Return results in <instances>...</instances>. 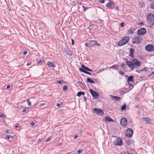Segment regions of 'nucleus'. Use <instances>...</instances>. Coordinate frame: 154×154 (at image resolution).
<instances>
[{"instance_id": "nucleus-1", "label": "nucleus", "mask_w": 154, "mask_h": 154, "mask_svg": "<svg viewBox=\"0 0 154 154\" xmlns=\"http://www.w3.org/2000/svg\"><path fill=\"white\" fill-rule=\"evenodd\" d=\"M85 45L86 46L90 47L95 45H98L100 46V44L99 43H98L96 41L94 40H89L85 43Z\"/></svg>"}, {"instance_id": "nucleus-2", "label": "nucleus", "mask_w": 154, "mask_h": 154, "mask_svg": "<svg viewBox=\"0 0 154 154\" xmlns=\"http://www.w3.org/2000/svg\"><path fill=\"white\" fill-rule=\"evenodd\" d=\"M93 112L96 114L97 115L103 116L104 114L103 111L100 109L98 108H94L92 109Z\"/></svg>"}, {"instance_id": "nucleus-3", "label": "nucleus", "mask_w": 154, "mask_h": 154, "mask_svg": "<svg viewBox=\"0 0 154 154\" xmlns=\"http://www.w3.org/2000/svg\"><path fill=\"white\" fill-rule=\"evenodd\" d=\"M129 40V38L128 36H126L120 40L118 43L119 46H122L128 42Z\"/></svg>"}, {"instance_id": "nucleus-4", "label": "nucleus", "mask_w": 154, "mask_h": 154, "mask_svg": "<svg viewBox=\"0 0 154 154\" xmlns=\"http://www.w3.org/2000/svg\"><path fill=\"white\" fill-rule=\"evenodd\" d=\"M147 19L149 23L152 25H153L154 24V14L149 13L147 17Z\"/></svg>"}, {"instance_id": "nucleus-5", "label": "nucleus", "mask_w": 154, "mask_h": 154, "mask_svg": "<svg viewBox=\"0 0 154 154\" xmlns=\"http://www.w3.org/2000/svg\"><path fill=\"white\" fill-rule=\"evenodd\" d=\"M133 131L132 129L128 128L125 131V135L126 137L128 138L131 137L133 135Z\"/></svg>"}, {"instance_id": "nucleus-6", "label": "nucleus", "mask_w": 154, "mask_h": 154, "mask_svg": "<svg viewBox=\"0 0 154 154\" xmlns=\"http://www.w3.org/2000/svg\"><path fill=\"white\" fill-rule=\"evenodd\" d=\"M89 91L92 97H93V99H97L99 98V94L96 91L90 89H89Z\"/></svg>"}, {"instance_id": "nucleus-7", "label": "nucleus", "mask_w": 154, "mask_h": 154, "mask_svg": "<svg viewBox=\"0 0 154 154\" xmlns=\"http://www.w3.org/2000/svg\"><path fill=\"white\" fill-rule=\"evenodd\" d=\"M142 38L141 36H135L132 40V42L134 44H139L141 42Z\"/></svg>"}, {"instance_id": "nucleus-8", "label": "nucleus", "mask_w": 154, "mask_h": 154, "mask_svg": "<svg viewBox=\"0 0 154 154\" xmlns=\"http://www.w3.org/2000/svg\"><path fill=\"white\" fill-rule=\"evenodd\" d=\"M113 143L116 146H120L122 145L123 142L122 139L117 137L116 140L113 142Z\"/></svg>"}, {"instance_id": "nucleus-9", "label": "nucleus", "mask_w": 154, "mask_h": 154, "mask_svg": "<svg viewBox=\"0 0 154 154\" xmlns=\"http://www.w3.org/2000/svg\"><path fill=\"white\" fill-rule=\"evenodd\" d=\"M126 65L131 70H133L134 68H135L134 66V65L133 62L127 60L125 62Z\"/></svg>"}, {"instance_id": "nucleus-10", "label": "nucleus", "mask_w": 154, "mask_h": 154, "mask_svg": "<svg viewBox=\"0 0 154 154\" xmlns=\"http://www.w3.org/2000/svg\"><path fill=\"white\" fill-rule=\"evenodd\" d=\"M128 123V120L125 118H123L121 119L120 121V124L121 126L124 127L126 126L127 125V124Z\"/></svg>"}, {"instance_id": "nucleus-11", "label": "nucleus", "mask_w": 154, "mask_h": 154, "mask_svg": "<svg viewBox=\"0 0 154 154\" xmlns=\"http://www.w3.org/2000/svg\"><path fill=\"white\" fill-rule=\"evenodd\" d=\"M146 32V29L144 28H141L137 31V34L139 35H142L145 34Z\"/></svg>"}, {"instance_id": "nucleus-12", "label": "nucleus", "mask_w": 154, "mask_h": 154, "mask_svg": "<svg viewBox=\"0 0 154 154\" xmlns=\"http://www.w3.org/2000/svg\"><path fill=\"white\" fill-rule=\"evenodd\" d=\"M82 68H80L79 69V70L84 73H85L87 71H89L90 72H91L92 71V70L88 68L87 67L83 65H82L81 66Z\"/></svg>"}, {"instance_id": "nucleus-13", "label": "nucleus", "mask_w": 154, "mask_h": 154, "mask_svg": "<svg viewBox=\"0 0 154 154\" xmlns=\"http://www.w3.org/2000/svg\"><path fill=\"white\" fill-rule=\"evenodd\" d=\"M115 3L113 2L110 0L109 2L107 3L106 5V6L107 7L111 9H113L115 7Z\"/></svg>"}, {"instance_id": "nucleus-14", "label": "nucleus", "mask_w": 154, "mask_h": 154, "mask_svg": "<svg viewBox=\"0 0 154 154\" xmlns=\"http://www.w3.org/2000/svg\"><path fill=\"white\" fill-rule=\"evenodd\" d=\"M146 50L149 51H152L154 50V46L152 45H149L145 46Z\"/></svg>"}, {"instance_id": "nucleus-15", "label": "nucleus", "mask_w": 154, "mask_h": 154, "mask_svg": "<svg viewBox=\"0 0 154 154\" xmlns=\"http://www.w3.org/2000/svg\"><path fill=\"white\" fill-rule=\"evenodd\" d=\"M132 61L133 62L134 64V66L135 67V68H137V66H139L141 64L140 62L137 59H134L132 60Z\"/></svg>"}, {"instance_id": "nucleus-16", "label": "nucleus", "mask_w": 154, "mask_h": 154, "mask_svg": "<svg viewBox=\"0 0 154 154\" xmlns=\"http://www.w3.org/2000/svg\"><path fill=\"white\" fill-rule=\"evenodd\" d=\"M110 97H111L112 99L116 101H118L120 100L121 97L116 96H114L112 95H110Z\"/></svg>"}, {"instance_id": "nucleus-17", "label": "nucleus", "mask_w": 154, "mask_h": 154, "mask_svg": "<svg viewBox=\"0 0 154 154\" xmlns=\"http://www.w3.org/2000/svg\"><path fill=\"white\" fill-rule=\"evenodd\" d=\"M15 135L11 136L9 135H7L5 136V138L7 140H8L10 138L14 139L15 137Z\"/></svg>"}, {"instance_id": "nucleus-18", "label": "nucleus", "mask_w": 154, "mask_h": 154, "mask_svg": "<svg viewBox=\"0 0 154 154\" xmlns=\"http://www.w3.org/2000/svg\"><path fill=\"white\" fill-rule=\"evenodd\" d=\"M134 49L132 48H131L129 50V53H130V56L132 57H133L134 55L133 54L134 53Z\"/></svg>"}, {"instance_id": "nucleus-19", "label": "nucleus", "mask_w": 154, "mask_h": 154, "mask_svg": "<svg viewBox=\"0 0 154 154\" xmlns=\"http://www.w3.org/2000/svg\"><path fill=\"white\" fill-rule=\"evenodd\" d=\"M142 120L145 121L146 122H147L148 124H150V122L151 121V120L150 118H145L143 117L142 118Z\"/></svg>"}, {"instance_id": "nucleus-20", "label": "nucleus", "mask_w": 154, "mask_h": 154, "mask_svg": "<svg viewBox=\"0 0 154 154\" xmlns=\"http://www.w3.org/2000/svg\"><path fill=\"white\" fill-rule=\"evenodd\" d=\"M105 121H106L107 122H113V120L111 119L110 117L109 116L106 117H105Z\"/></svg>"}, {"instance_id": "nucleus-21", "label": "nucleus", "mask_w": 154, "mask_h": 154, "mask_svg": "<svg viewBox=\"0 0 154 154\" xmlns=\"http://www.w3.org/2000/svg\"><path fill=\"white\" fill-rule=\"evenodd\" d=\"M87 82L91 84L94 83V82L90 78H87Z\"/></svg>"}, {"instance_id": "nucleus-22", "label": "nucleus", "mask_w": 154, "mask_h": 154, "mask_svg": "<svg viewBox=\"0 0 154 154\" xmlns=\"http://www.w3.org/2000/svg\"><path fill=\"white\" fill-rule=\"evenodd\" d=\"M47 64L50 67H55V65L53 64V63L50 61H48L47 62Z\"/></svg>"}, {"instance_id": "nucleus-23", "label": "nucleus", "mask_w": 154, "mask_h": 154, "mask_svg": "<svg viewBox=\"0 0 154 154\" xmlns=\"http://www.w3.org/2000/svg\"><path fill=\"white\" fill-rule=\"evenodd\" d=\"M147 79V78H138L136 79L137 80H139V81H146Z\"/></svg>"}, {"instance_id": "nucleus-24", "label": "nucleus", "mask_w": 154, "mask_h": 154, "mask_svg": "<svg viewBox=\"0 0 154 154\" xmlns=\"http://www.w3.org/2000/svg\"><path fill=\"white\" fill-rule=\"evenodd\" d=\"M66 52L67 54L69 56H71L72 54V52L70 50H66Z\"/></svg>"}, {"instance_id": "nucleus-25", "label": "nucleus", "mask_w": 154, "mask_h": 154, "mask_svg": "<svg viewBox=\"0 0 154 154\" xmlns=\"http://www.w3.org/2000/svg\"><path fill=\"white\" fill-rule=\"evenodd\" d=\"M126 104L124 103L121 107V110L124 111L126 109Z\"/></svg>"}, {"instance_id": "nucleus-26", "label": "nucleus", "mask_w": 154, "mask_h": 154, "mask_svg": "<svg viewBox=\"0 0 154 154\" xmlns=\"http://www.w3.org/2000/svg\"><path fill=\"white\" fill-rule=\"evenodd\" d=\"M147 70V68H144L143 69H141L140 70H138V69L136 70V72H137L138 73H140V72H141L142 71H146Z\"/></svg>"}, {"instance_id": "nucleus-27", "label": "nucleus", "mask_w": 154, "mask_h": 154, "mask_svg": "<svg viewBox=\"0 0 154 154\" xmlns=\"http://www.w3.org/2000/svg\"><path fill=\"white\" fill-rule=\"evenodd\" d=\"M135 29L133 28H132L128 31V34H132L133 33Z\"/></svg>"}, {"instance_id": "nucleus-28", "label": "nucleus", "mask_w": 154, "mask_h": 154, "mask_svg": "<svg viewBox=\"0 0 154 154\" xmlns=\"http://www.w3.org/2000/svg\"><path fill=\"white\" fill-rule=\"evenodd\" d=\"M56 82L59 84H62V83H64L66 84H67V83L66 82H64L63 80H57L56 81Z\"/></svg>"}, {"instance_id": "nucleus-29", "label": "nucleus", "mask_w": 154, "mask_h": 154, "mask_svg": "<svg viewBox=\"0 0 154 154\" xmlns=\"http://www.w3.org/2000/svg\"><path fill=\"white\" fill-rule=\"evenodd\" d=\"M134 78H128L127 82H134Z\"/></svg>"}, {"instance_id": "nucleus-30", "label": "nucleus", "mask_w": 154, "mask_h": 154, "mask_svg": "<svg viewBox=\"0 0 154 154\" xmlns=\"http://www.w3.org/2000/svg\"><path fill=\"white\" fill-rule=\"evenodd\" d=\"M118 67V65H115L112 66H111L109 67V68H112L113 69H116Z\"/></svg>"}, {"instance_id": "nucleus-31", "label": "nucleus", "mask_w": 154, "mask_h": 154, "mask_svg": "<svg viewBox=\"0 0 154 154\" xmlns=\"http://www.w3.org/2000/svg\"><path fill=\"white\" fill-rule=\"evenodd\" d=\"M43 137H41L40 138H39L37 140V142L38 143H41L42 141L43 140Z\"/></svg>"}, {"instance_id": "nucleus-32", "label": "nucleus", "mask_w": 154, "mask_h": 154, "mask_svg": "<svg viewBox=\"0 0 154 154\" xmlns=\"http://www.w3.org/2000/svg\"><path fill=\"white\" fill-rule=\"evenodd\" d=\"M68 89L66 85H64L63 86V90L65 91H67V90Z\"/></svg>"}, {"instance_id": "nucleus-33", "label": "nucleus", "mask_w": 154, "mask_h": 154, "mask_svg": "<svg viewBox=\"0 0 154 154\" xmlns=\"http://www.w3.org/2000/svg\"><path fill=\"white\" fill-rule=\"evenodd\" d=\"M131 143V140L130 139H129L126 140V143L128 145H129Z\"/></svg>"}, {"instance_id": "nucleus-34", "label": "nucleus", "mask_w": 154, "mask_h": 154, "mask_svg": "<svg viewBox=\"0 0 154 154\" xmlns=\"http://www.w3.org/2000/svg\"><path fill=\"white\" fill-rule=\"evenodd\" d=\"M121 66L124 69H125L127 68V66L125 64H122L121 65Z\"/></svg>"}, {"instance_id": "nucleus-35", "label": "nucleus", "mask_w": 154, "mask_h": 154, "mask_svg": "<svg viewBox=\"0 0 154 154\" xmlns=\"http://www.w3.org/2000/svg\"><path fill=\"white\" fill-rule=\"evenodd\" d=\"M77 83L79 86H81V87H82V86H81V85L84 86L83 83L80 81L78 82Z\"/></svg>"}, {"instance_id": "nucleus-36", "label": "nucleus", "mask_w": 154, "mask_h": 154, "mask_svg": "<svg viewBox=\"0 0 154 154\" xmlns=\"http://www.w3.org/2000/svg\"><path fill=\"white\" fill-rule=\"evenodd\" d=\"M83 151V150L81 149H79V150H78L77 151V154H80Z\"/></svg>"}, {"instance_id": "nucleus-37", "label": "nucleus", "mask_w": 154, "mask_h": 154, "mask_svg": "<svg viewBox=\"0 0 154 154\" xmlns=\"http://www.w3.org/2000/svg\"><path fill=\"white\" fill-rule=\"evenodd\" d=\"M27 103L28 105L29 106H31V103L30 102L29 99H28L27 100Z\"/></svg>"}, {"instance_id": "nucleus-38", "label": "nucleus", "mask_w": 154, "mask_h": 154, "mask_svg": "<svg viewBox=\"0 0 154 154\" xmlns=\"http://www.w3.org/2000/svg\"><path fill=\"white\" fill-rule=\"evenodd\" d=\"M81 95H82L81 94V91L78 92L76 95L77 96L79 97H80Z\"/></svg>"}, {"instance_id": "nucleus-39", "label": "nucleus", "mask_w": 154, "mask_h": 154, "mask_svg": "<svg viewBox=\"0 0 154 154\" xmlns=\"http://www.w3.org/2000/svg\"><path fill=\"white\" fill-rule=\"evenodd\" d=\"M43 61V60L42 61L41 60H39L38 62V64L40 65H42Z\"/></svg>"}, {"instance_id": "nucleus-40", "label": "nucleus", "mask_w": 154, "mask_h": 154, "mask_svg": "<svg viewBox=\"0 0 154 154\" xmlns=\"http://www.w3.org/2000/svg\"><path fill=\"white\" fill-rule=\"evenodd\" d=\"M51 137H48L46 140V142H48L50 141L51 140Z\"/></svg>"}, {"instance_id": "nucleus-41", "label": "nucleus", "mask_w": 154, "mask_h": 154, "mask_svg": "<svg viewBox=\"0 0 154 154\" xmlns=\"http://www.w3.org/2000/svg\"><path fill=\"white\" fill-rule=\"evenodd\" d=\"M150 7L152 9H154V2L151 4Z\"/></svg>"}, {"instance_id": "nucleus-42", "label": "nucleus", "mask_w": 154, "mask_h": 154, "mask_svg": "<svg viewBox=\"0 0 154 154\" xmlns=\"http://www.w3.org/2000/svg\"><path fill=\"white\" fill-rule=\"evenodd\" d=\"M63 102H61L60 103H57V104L56 106L57 107H59L60 106L63 105Z\"/></svg>"}, {"instance_id": "nucleus-43", "label": "nucleus", "mask_w": 154, "mask_h": 154, "mask_svg": "<svg viewBox=\"0 0 154 154\" xmlns=\"http://www.w3.org/2000/svg\"><path fill=\"white\" fill-rule=\"evenodd\" d=\"M4 131L6 133H8L9 131L7 129H5L4 130Z\"/></svg>"}, {"instance_id": "nucleus-44", "label": "nucleus", "mask_w": 154, "mask_h": 154, "mask_svg": "<svg viewBox=\"0 0 154 154\" xmlns=\"http://www.w3.org/2000/svg\"><path fill=\"white\" fill-rule=\"evenodd\" d=\"M5 116L3 114L0 113V117L3 118Z\"/></svg>"}, {"instance_id": "nucleus-45", "label": "nucleus", "mask_w": 154, "mask_h": 154, "mask_svg": "<svg viewBox=\"0 0 154 154\" xmlns=\"http://www.w3.org/2000/svg\"><path fill=\"white\" fill-rule=\"evenodd\" d=\"M45 105H46V103H40V104L39 106L40 107H41L42 106Z\"/></svg>"}, {"instance_id": "nucleus-46", "label": "nucleus", "mask_w": 154, "mask_h": 154, "mask_svg": "<svg viewBox=\"0 0 154 154\" xmlns=\"http://www.w3.org/2000/svg\"><path fill=\"white\" fill-rule=\"evenodd\" d=\"M28 108H26L22 110V112L23 113H25L26 111V109H28Z\"/></svg>"}, {"instance_id": "nucleus-47", "label": "nucleus", "mask_w": 154, "mask_h": 154, "mask_svg": "<svg viewBox=\"0 0 154 154\" xmlns=\"http://www.w3.org/2000/svg\"><path fill=\"white\" fill-rule=\"evenodd\" d=\"M128 84L129 85V88H130V87H132V88H131V89H132L133 88L132 86V84H130V82H128Z\"/></svg>"}, {"instance_id": "nucleus-48", "label": "nucleus", "mask_w": 154, "mask_h": 154, "mask_svg": "<svg viewBox=\"0 0 154 154\" xmlns=\"http://www.w3.org/2000/svg\"><path fill=\"white\" fill-rule=\"evenodd\" d=\"M82 7L83 8V10L84 11H85L87 10V8L84 6H83Z\"/></svg>"}, {"instance_id": "nucleus-49", "label": "nucleus", "mask_w": 154, "mask_h": 154, "mask_svg": "<svg viewBox=\"0 0 154 154\" xmlns=\"http://www.w3.org/2000/svg\"><path fill=\"white\" fill-rule=\"evenodd\" d=\"M64 111V109H60L58 111V112L60 113H61L62 112H63Z\"/></svg>"}, {"instance_id": "nucleus-50", "label": "nucleus", "mask_w": 154, "mask_h": 154, "mask_svg": "<svg viewBox=\"0 0 154 154\" xmlns=\"http://www.w3.org/2000/svg\"><path fill=\"white\" fill-rule=\"evenodd\" d=\"M124 25H125V24L123 22H122L121 23V24H120V25L122 27H124Z\"/></svg>"}, {"instance_id": "nucleus-51", "label": "nucleus", "mask_w": 154, "mask_h": 154, "mask_svg": "<svg viewBox=\"0 0 154 154\" xmlns=\"http://www.w3.org/2000/svg\"><path fill=\"white\" fill-rule=\"evenodd\" d=\"M119 73L121 74L123 76V75L124 74V73L123 72H122L121 71H119Z\"/></svg>"}, {"instance_id": "nucleus-52", "label": "nucleus", "mask_w": 154, "mask_h": 154, "mask_svg": "<svg viewBox=\"0 0 154 154\" xmlns=\"http://www.w3.org/2000/svg\"><path fill=\"white\" fill-rule=\"evenodd\" d=\"M98 1L102 3H104V0H98Z\"/></svg>"}, {"instance_id": "nucleus-53", "label": "nucleus", "mask_w": 154, "mask_h": 154, "mask_svg": "<svg viewBox=\"0 0 154 154\" xmlns=\"http://www.w3.org/2000/svg\"><path fill=\"white\" fill-rule=\"evenodd\" d=\"M35 124V123L34 122H31L30 123V125L31 126H33Z\"/></svg>"}, {"instance_id": "nucleus-54", "label": "nucleus", "mask_w": 154, "mask_h": 154, "mask_svg": "<svg viewBox=\"0 0 154 154\" xmlns=\"http://www.w3.org/2000/svg\"><path fill=\"white\" fill-rule=\"evenodd\" d=\"M83 98H84V101H87V97H86L84 96L83 97Z\"/></svg>"}, {"instance_id": "nucleus-55", "label": "nucleus", "mask_w": 154, "mask_h": 154, "mask_svg": "<svg viewBox=\"0 0 154 154\" xmlns=\"http://www.w3.org/2000/svg\"><path fill=\"white\" fill-rule=\"evenodd\" d=\"M31 63L30 62H28L26 64V66H28L30 65L31 64Z\"/></svg>"}, {"instance_id": "nucleus-56", "label": "nucleus", "mask_w": 154, "mask_h": 154, "mask_svg": "<svg viewBox=\"0 0 154 154\" xmlns=\"http://www.w3.org/2000/svg\"><path fill=\"white\" fill-rule=\"evenodd\" d=\"M119 154H126V152L125 151H123V152L120 153Z\"/></svg>"}, {"instance_id": "nucleus-57", "label": "nucleus", "mask_w": 154, "mask_h": 154, "mask_svg": "<svg viewBox=\"0 0 154 154\" xmlns=\"http://www.w3.org/2000/svg\"><path fill=\"white\" fill-rule=\"evenodd\" d=\"M72 45H74V40L72 39Z\"/></svg>"}, {"instance_id": "nucleus-58", "label": "nucleus", "mask_w": 154, "mask_h": 154, "mask_svg": "<svg viewBox=\"0 0 154 154\" xmlns=\"http://www.w3.org/2000/svg\"><path fill=\"white\" fill-rule=\"evenodd\" d=\"M134 99L136 100L137 101L139 100V98L138 97H136L134 98Z\"/></svg>"}, {"instance_id": "nucleus-59", "label": "nucleus", "mask_w": 154, "mask_h": 154, "mask_svg": "<svg viewBox=\"0 0 154 154\" xmlns=\"http://www.w3.org/2000/svg\"><path fill=\"white\" fill-rule=\"evenodd\" d=\"M10 87V85H8L7 86H6V88L7 89H9Z\"/></svg>"}, {"instance_id": "nucleus-60", "label": "nucleus", "mask_w": 154, "mask_h": 154, "mask_svg": "<svg viewBox=\"0 0 154 154\" xmlns=\"http://www.w3.org/2000/svg\"><path fill=\"white\" fill-rule=\"evenodd\" d=\"M27 51H25L23 53V54L24 55H26L27 54Z\"/></svg>"}, {"instance_id": "nucleus-61", "label": "nucleus", "mask_w": 154, "mask_h": 154, "mask_svg": "<svg viewBox=\"0 0 154 154\" xmlns=\"http://www.w3.org/2000/svg\"><path fill=\"white\" fill-rule=\"evenodd\" d=\"M85 73H86L87 74H90V75H92L91 73H90L89 72H88L87 71V72H85Z\"/></svg>"}, {"instance_id": "nucleus-62", "label": "nucleus", "mask_w": 154, "mask_h": 154, "mask_svg": "<svg viewBox=\"0 0 154 154\" xmlns=\"http://www.w3.org/2000/svg\"><path fill=\"white\" fill-rule=\"evenodd\" d=\"M7 10L8 11H10V10H11V8L9 7H8L7 9Z\"/></svg>"}, {"instance_id": "nucleus-63", "label": "nucleus", "mask_w": 154, "mask_h": 154, "mask_svg": "<svg viewBox=\"0 0 154 154\" xmlns=\"http://www.w3.org/2000/svg\"><path fill=\"white\" fill-rule=\"evenodd\" d=\"M81 94L82 95H84L85 94V92L81 91Z\"/></svg>"}, {"instance_id": "nucleus-64", "label": "nucleus", "mask_w": 154, "mask_h": 154, "mask_svg": "<svg viewBox=\"0 0 154 154\" xmlns=\"http://www.w3.org/2000/svg\"><path fill=\"white\" fill-rule=\"evenodd\" d=\"M78 137V136L77 135H75L74 137V139H76V138H77Z\"/></svg>"}]
</instances>
